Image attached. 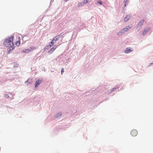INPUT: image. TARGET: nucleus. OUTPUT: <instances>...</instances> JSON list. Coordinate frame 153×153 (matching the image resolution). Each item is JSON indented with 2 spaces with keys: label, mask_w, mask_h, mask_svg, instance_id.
I'll use <instances>...</instances> for the list:
<instances>
[{
  "label": "nucleus",
  "mask_w": 153,
  "mask_h": 153,
  "mask_svg": "<svg viewBox=\"0 0 153 153\" xmlns=\"http://www.w3.org/2000/svg\"><path fill=\"white\" fill-rule=\"evenodd\" d=\"M13 36H10L4 42L5 46L10 48V51L12 50L14 48V45L13 42Z\"/></svg>",
  "instance_id": "f257e3e1"
},
{
  "label": "nucleus",
  "mask_w": 153,
  "mask_h": 153,
  "mask_svg": "<svg viewBox=\"0 0 153 153\" xmlns=\"http://www.w3.org/2000/svg\"><path fill=\"white\" fill-rule=\"evenodd\" d=\"M62 36L61 35H57L55 36L52 40V43H55L56 41H58L60 38Z\"/></svg>",
  "instance_id": "f03ea898"
},
{
  "label": "nucleus",
  "mask_w": 153,
  "mask_h": 153,
  "mask_svg": "<svg viewBox=\"0 0 153 153\" xmlns=\"http://www.w3.org/2000/svg\"><path fill=\"white\" fill-rule=\"evenodd\" d=\"M131 135L133 137L136 136L137 134V131L135 129H133L131 131Z\"/></svg>",
  "instance_id": "7ed1b4c3"
},
{
  "label": "nucleus",
  "mask_w": 153,
  "mask_h": 153,
  "mask_svg": "<svg viewBox=\"0 0 153 153\" xmlns=\"http://www.w3.org/2000/svg\"><path fill=\"white\" fill-rule=\"evenodd\" d=\"M35 49H36V48H35L34 47H31V48H30L29 49H27L24 50L23 51V52L27 53H29L31 50H33Z\"/></svg>",
  "instance_id": "20e7f679"
},
{
  "label": "nucleus",
  "mask_w": 153,
  "mask_h": 153,
  "mask_svg": "<svg viewBox=\"0 0 153 153\" xmlns=\"http://www.w3.org/2000/svg\"><path fill=\"white\" fill-rule=\"evenodd\" d=\"M131 27H129V26H127L125 28L122 29L120 31V32L122 33H124L125 32L127 31Z\"/></svg>",
  "instance_id": "39448f33"
},
{
  "label": "nucleus",
  "mask_w": 153,
  "mask_h": 153,
  "mask_svg": "<svg viewBox=\"0 0 153 153\" xmlns=\"http://www.w3.org/2000/svg\"><path fill=\"white\" fill-rule=\"evenodd\" d=\"M42 80L39 79L36 81L35 82V87L37 88V87L42 82Z\"/></svg>",
  "instance_id": "423d86ee"
},
{
  "label": "nucleus",
  "mask_w": 153,
  "mask_h": 153,
  "mask_svg": "<svg viewBox=\"0 0 153 153\" xmlns=\"http://www.w3.org/2000/svg\"><path fill=\"white\" fill-rule=\"evenodd\" d=\"M133 51V49L132 48H126L125 53H130L132 51Z\"/></svg>",
  "instance_id": "0eeeda50"
},
{
  "label": "nucleus",
  "mask_w": 153,
  "mask_h": 153,
  "mask_svg": "<svg viewBox=\"0 0 153 153\" xmlns=\"http://www.w3.org/2000/svg\"><path fill=\"white\" fill-rule=\"evenodd\" d=\"M149 30V28H147L145 29L142 33L143 35H144L145 34L146 32H148Z\"/></svg>",
  "instance_id": "6e6552de"
},
{
  "label": "nucleus",
  "mask_w": 153,
  "mask_h": 153,
  "mask_svg": "<svg viewBox=\"0 0 153 153\" xmlns=\"http://www.w3.org/2000/svg\"><path fill=\"white\" fill-rule=\"evenodd\" d=\"M56 47H53L51 49L48 51V53H51L56 49Z\"/></svg>",
  "instance_id": "1a4fd4ad"
},
{
  "label": "nucleus",
  "mask_w": 153,
  "mask_h": 153,
  "mask_svg": "<svg viewBox=\"0 0 153 153\" xmlns=\"http://www.w3.org/2000/svg\"><path fill=\"white\" fill-rule=\"evenodd\" d=\"M144 20L143 19H142L138 23V25H140L141 26L143 25V22H144Z\"/></svg>",
  "instance_id": "9d476101"
},
{
  "label": "nucleus",
  "mask_w": 153,
  "mask_h": 153,
  "mask_svg": "<svg viewBox=\"0 0 153 153\" xmlns=\"http://www.w3.org/2000/svg\"><path fill=\"white\" fill-rule=\"evenodd\" d=\"M130 16L129 15H127L124 19V21L126 22L130 18Z\"/></svg>",
  "instance_id": "9b49d317"
},
{
  "label": "nucleus",
  "mask_w": 153,
  "mask_h": 153,
  "mask_svg": "<svg viewBox=\"0 0 153 153\" xmlns=\"http://www.w3.org/2000/svg\"><path fill=\"white\" fill-rule=\"evenodd\" d=\"M20 40L17 41L16 42V45L18 46L20 45Z\"/></svg>",
  "instance_id": "f8f14e48"
},
{
  "label": "nucleus",
  "mask_w": 153,
  "mask_h": 153,
  "mask_svg": "<svg viewBox=\"0 0 153 153\" xmlns=\"http://www.w3.org/2000/svg\"><path fill=\"white\" fill-rule=\"evenodd\" d=\"M102 2L101 1H99L97 2L96 3V4L97 5H98V4H99L100 5H101L102 4Z\"/></svg>",
  "instance_id": "ddd939ff"
},
{
  "label": "nucleus",
  "mask_w": 153,
  "mask_h": 153,
  "mask_svg": "<svg viewBox=\"0 0 153 153\" xmlns=\"http://www.w3.org/2000/svg\"><path fill=\"white\" fill-rule=\"evenodd\" d=\"M124 2H125V7H126V4H127L128 3V0H124Z\"/></svg>",
  "instance_id": "4468645a"
},
{
  "label": "nucleus",
  "mask_w": 153,
  "mask_h": 153,
  "mask_svg": "<svg viewBox=\"0 0 153 153\" xmlns=\"http://www.w3.org/2000/svg\"><path fill=\"white\" fill-rule=\"evenodd\" d=\"M54 43H52V41L49 44V45L48 46V47L49 46L50 47H51L52 46H53V44Z\"/></svg>",
  "instance_id": "2eb2a0df"
},
{
  "label": "nucleus",
  "mask_w": 153,
  "mask_h": 153,
  "mask_svg": "<svg viewBox=\"0 0 153 153\" xmlns=\"http://www.w3.org/2000/svg\"><path fill=\"white\" fill-rule=\"evenodd\" d=\"M64 72V69L63 68H62L61 70V74H62V73Z\"/></svg>",
  "instance_id": "dca6fc26"
},
{
  "label": "nucleus",
  "mask_w": 153,
  "mask_h": 153,
  "mask_svg": "<svg viewBox=\"0 0 153 153\" xmlns=\"http://www.w3.org/2000/svg\"><path fill=\"white\" fill-rule=\"evenodd\" d=\"M118 87H115V88H113L112 90H111V92L114 91L115 89H116V88H118Z\"/></svg>",
  "instance_id": "f3484780"
},
{
  "label": "nucleus",
  "mask_w": 153,
  "mask_h": 153,
  "mask_svg": "<svg viewBox=\"0 0 153 153\" xmlns=\"http://www.w3.org/2000/svg\"><path fill=\"white\" fill-rule=\"evenodd\" d=\"M19 39H20V37H19Z\"/></svg>",
  "instance_id": "a211bd4d"
}]
</instances>
